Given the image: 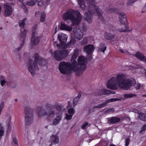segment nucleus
I'll return each instance as SVG.
<instances>
[{"mask_svg": "<svg viewBox=\"0 0 146 146\" xmlns=\"http://www.w3.org/2000/svg\"><path fill=\"white\" fill-rule=\"evenodd\" d=\"M94 49L95 48L93 45L88 44L85 46L83 49L84 52L89 54L92 53Z\"/></svg>", "mask_w": 146, "mask_h": 146, "instance_id": "13", "label": "nucleus"}, {"mask_svg": "<svg viewBox=\"0 0 146 146\" xmlns=\"http://www.w3.org/2000/svg\"><path fill=\"white\" fill-rule=\"evenodd\" d=\"M58 37L59 40L62 44L66 42L67 39L66 35L61 33L58 34Z\"/></svg>", "mask_w": 146, "mask_h": 146, "instance_id": "17", "label": "nucleus"}, {"mask_svg": "<svg viewBox=\"0 0 146 146\" xmlns=\"http://www.w3.org/2000/svg\"><path fill=\"white\" fill-rule=\"evenodd\" d=\"M46 17V14L43 13H42L40 18V21L41 22H43L45 21V19Z\"/></svg>", "mask_w": 146, "mask_h": 146, "instance_id": "35", "label": "nucleus"}, {"mask_svg": "<svg viewBox=\"0 0 146 146\" xmlns=\"http://www.w3.org/2000/svg\"><path fill=\"white\" fill-rule=\"evenodd\" d=\"M104 37L108 40H112L114 37V35L109 32H106L104 34Z\"/></svg>", "mask_w": 146, "mask_h": 146, "instance_id": "24", "label": "nucleus"}, {"mask_svg": "<svg viewBox=\"0 0 146 146\" xmlns=\"http://www.w3.org/2000/svg\"><path fill=\"white\" fill-rule=\"evenodd\" d=\"M138 114V117L141 120L144 121H145L144 120L145 115L144 113H139Z\"/></svg>", "mask_w": 146, "mask_h": 146, "instance_id": "36", "label": "nucleus"}, {"mask_svg": "<svg viewBox=\"0 0 146 146\" xmlns=\"http://www.w3.org/2000/svg\"><path fill=\"white\" fill-rule=\"evenodd\" d=\"M40 40V38L39 35L35 32H33L31 44L34 45H37L39 43Z\"/></svg>", "mask_w": 146, "mask_h": 146, "instance_id": "10", "label": "nucleus"}, {"mask_svg": "<svg viewBox=\"0 0 146 146\" xmlns=\"http://www.w3.org/2000/svg\"><path fill=\"white\" fill-rule=\"evenodd\" d=\"M25 125H30L33 121V115L32 110L29 107H26L25 109Z\"/></svg>", "mask_w": 146, "mask_h": 146, "instance_id": "8", "label": "nucleus"}, {"mask_svg": "<svg viewBox=\"0 0 146 146\" xmlns=\"http://www.w3.org/2000/svg\"><path fill=\"white\" fill-rule=\"evenodd\" d=\"M57 26H56V27L55 29V31H56V29H57Z\"/></svg>", "mask_w": 146, "mask_h": 146, "instance_id": "64", "label": "nucleus"}, {"mask_svg": "<svg viewBox=\"0 0 146 146\" xmlns=\"http://www.w3.org/2000/svg\"><path fill=\"white\" fill-rule=\"evenodd\" d=\"M142 97H146V95H143Z\"/></svg>", "mask_w": 146, "mask_h": 146, "instance_id": "63", "label": "nucleus"}, {"mask_svg": "<svg viewBox=\"0 0 146 146\" xmlns=\"http://www.w3.org/2000/svg\"><path fill=\"white\" fill-rule=\"evenodd\" d=\"M50 138V142H51V144L50 145H51L53 144H57L59 142V138L56 135H52L51 136Z\"/></svg>", "mask_w": 146, "mask_h": 146, "instance_id": "22", "label": "nucleus"}, {"mask_svg": "<svg viewBox=\"0 0 146 146\" xmlns=\"http://www.w3.org/2000/svg\"><path fill=\"white\" fill-rule=\"evenodd\" d=\"M142 13H145L146 12V5H145V6L143 8L142 10Z\"/></svg>", "mask_w": 146, "mask_h": 146, "instance_id": "50", "label": "nucleus"}, {"mask_svg": "<svg viewBox=\"0 0 146 146\" xmlns=\"http://www.w3.org/2000/svg\"><path fill=\"white\" fill-rule=\"evenodd\" d=\"M88 42V39L86 38H84L80 42L81 45H85Z\"/></svg>", "mask_w": 146, "mask_h": 146, "instance_id": "32", "label": "nucleus"}, {"mask_svg": "<svg viewBox=\"0 0 146 146\" xmlns=\"http://www.w3.org/2000/svg\"><path fill=\"white\" fill-rule=\"evenodd\" d=\"M63 18L65 20L69 19L74 24L78 25L81 21L82 16L78 11L71 9L64 14Z\"/></svg>", "mask_w": 146, "mask_h": 146, "instance_id": "6", "label": "nucleus"}, {"mask_svg": "<svg viewBox=\"0 0 146 146\" xmlns=\"http://www.w3.org/2000/svg\"><path fill=\"white\" fill-rule=\"evenodd\" d=\"M114 111V109L113 108H112L108 109V110H106L104 113L106 114L108 113H113Z\"/></svg>", "mask_w": 146, "mask_h": 146, "instance_id": "31", "label": "nucleus"}, {"mask_svg": "<svg viewBox=\"0 0 146 146\" xmlns=\"http://www.w3.org/2000/svg\"><path fill=\"white\" fill-rule=\"evenodd\" d=\"M114 11V9H109V10L108 11V13H110Z\"/></svg>", "mask_w": 146, "mask_h": 146, "instance_id": "56", "label": "nucleus"}, {"mask_svg": "<svg viewBox=\"0 0 146 146\" xmlns=\"http://www.w3.org/2000/svg\"><path fill=\"white\" fill-rule=\"evenodd\" d=\"M96 108H99V104H98L96 106H94L92 107V109H94Z\"/></svg>", "mask_w": 146, "mask_h": 146, "instance_id": "54", "label": "nucleus"}, {"mask_svg": "<svg viewBox=\"0 0 146 146\" xmlns=\"http://www.w3.org/2000/svg\"><path fill=\"white\" fill-rule=\"evenodd\" d=\"M44 2L42 0H41L38 2V6L42 7L43 6Z\"/></svg>", "mask_w": 146, "mask_h": 146, "instance_id": "44", "label": "nucleus"}, {"mask_svg": "<svg viewBox=\"0 0 146 146\" xmlns=\"http://www.w3.org/2000/svg\"><path fill=\"white\" fill-rule=\"evenodd\" d=\"M146 130V124L143 125V127L141 128L140 131V132L142 133L144 131Z\"/></svg>", "mask_w": 146, "mask_h": 146, "instance_id": "46", "label": "nucleus"}, {"mask_svg": "<svg viewBox=\"0 0 146 146\" xmlns=\"http://www.w3.org/2000/svg\"><path fill=\"white\" fill-rule=\"evenodd\" d=\"M132 111L135 113H137L138 114L139 113L138 112V110H136V109H133Z\"/></svg>", "mask_w": 146, "mask_h": 146, "instance_id": "55", "label": "nucleus"}, {"mask_svg": "<svg viewBox=\"0 0 146 146\" xmlns=\"http://www.w3.org/2000/svg\"><path fill=\"white\" fill-rule=\"evenodd\" d=\"M60 29L62 30H65L68 31H70L72 29V27H69L66 26L63 22L61 23Z\"/></svg>", "mask_w": 146, "mask_h": 146, "instance_id": "25", "label": "nucleus"}, {"mask_svg": "<svg viewBox=\"0 0 146 146\" xmlns=\"http://www.w3.org/2000/svg\"><path fill=\"white\" fill-rule=\"evenodd\" d=\"M4 15L6 17L10 15L13 12V9L9 3H6L4 5Z\"/></svg>", "mask_w": 146, "mask_h": 146, "instance_id": "11", "label": "nucleus"}, {"mask_svg": "<svg viewBox=\"0 0 146 146\" xmlns=\"http://www.w3.org/2000/svg\"><path fill=\"white\" fill-rule=\"evenodd\" d=\"M136 1L135 0H128L127 4V5H130L133 4Z\"/></svg>", "mask_w": 146, "mask_h": 146, "instance_id": "40", "label": "nucleus"}, {"mask_svg": "<svg viewBox=\"0 0 146 146\" xmlns=\"http://www.w3.org/2000/svg\"><path fill=\"white\" fill-rule=\"evenodd\" d=\"M119 21L122 24H124L127 22V17L125 14L123 12L120 13L119 15Z\"/></svg>", "mask_w": 146, "mask_h": 146, "instance_id": "19", "label": "nucleus"}, {"mask_svg": "<svg viewBox=\"0 0 146 146\" xmlns=\"http://www.w3.org/2000/svg\"><path fill=\"white\" fill-rule=\"evenodd\" d=\"M56 45L57 47H58L60 46V45L58 44H56Z\"/></svg>", "mask_w": 146, "mask_h": 146, "instance_id": "61", "label": "nucleus"}, {"mask_svg": "<svg viewBox=\"0 0 146 146\" xmlns=\"http://www.w3.org/2000/svg\"><path fill=\"white\" fill-rule=\"evenodd\" d=\"M22 7L25 10V13H27L28 12V9L26 6L25 5L23 4L22 6Z\"/></svg>", "mask_w": 146, "mask_h": 146, "instance_id": "43", "label": "nucleus"}, {"mask_svg": "<svg viewBox=\"0 0 146 146\" xmlns=\"http://www.w3.org/2000/svg\"><path fill=\"white\" fill-rule=\"evenodd\" d=\"M81 94H79L78 96L74 99L73 103L74 106H75L78 102L79 100L81 97Z\"/></svg>", "mask_w": 146, "mask_h": 146, "instance_id": "27", "label": "nucleus"}, {"mask_svg": "<svg viewBox=\"0 0 146 146\" xmlns=\"http://www.w3.org/2000/svg\"><path fill=\"white\" fill-rule=\"evenodd\" d=\"M86 59L82 56L78 58V65L76 63L73 64L68 62H61L59 64V70L62 74H70L72 71H74L76 75H80L82 74L83 72L86 68Z\"/></svg>", "mask_w": 146, "mask_h": 146, "instance_id": "1", "label": "nucleus"}, {"mask_svg": "<svg viewBox=\"0 0 146 146\" xmlns=\"http://www.w3.org/2000/svg\"><path fill=\"white\" fill-rule=\"evenodd\" d=\"M109 146H115V145L114 144H111Z\"/></svg>", "mask_w": 146, "mask_h": 146, "instance_id": "59", "label": "nucleus"}, {"mask_svg": "<svg viewBox=\"0 0 146 146\" xmlns=\"http://www.w3.org/2000/svg\"><path fill=\"white\" fill-rule=\"evenodd\" d=\"M27 19L26 18L22 20H20L19 22V25L21 28V33L20 34L19 38L21 41L20 46L17 49L18 50H20L24 43V41L26 37V35L27 33V31L25 29V21Z\"/></svg>", "mask_w": 146, "mask_h": 146, "instance_id": "7", "label": "nucleus"}, {"mask_svg": "<svg viewBox=\"0 0 146 146\" xmlns=\"http://www.w3.org/2000/svg\"><path fill=\"white\" fill-rule=\"evenodd\" d=\"M134 56L140 60L143 61L146 63V57L141 52H137Z\"/></svg>", "mask_w": 146, "mask_h": 146, "instance_id": "21", "label": "nucleus"}, {"mask_svg": "<svg viewBox=\"0 0 146 146\" xmlns=\"http://www.w3.org/2000/svg\"><path fill=\"white\" fill-rule=\"evenodd\" d=\"M79 51L78 48H76L74 50L73 54L70 60L71 64H75L77 62L75 59L78 55Z\"/></svg>", "mask_w": 146, "mask_h": 146, "instance_id": "16", "label": "nucleus"}, {"mask_svg": "<svg viewBox=\"0 0 146 146\" xmlns=\"http://www.w3.org/2000/svg\"><path fill=\"white\" fill-rule=\"evenodd\" d=\"M134 56L140 60L143 61L146 63V57L141 52H137Z\"/></svg>", "mask_w": 146, "mask_h": 146, "instance_id": "20", "label": "nucleus"}, {"mask_svg": "<svg viewBox=\"0 0 146 146\" xmlns=\"http://www.w3.org/2000/svg\"><path fill=\"white\" fill-rule=\"evenodd\" d=\"M136 96L134 94H125L124 95V98L125 99L131 98Z\"/></svg>", "mask_w": 146, "mask_h": 146, "instance_id": "29", "label": "nucleus"}, {"mask_svg": "<svg viewBox=\"0 0 146 146\" xmlns=\"http://www.w3.org/2000/svg\"><path fill=\"white\" fill-rule=\"evenodd\" d=\"M39 0H32L31 1L27 2V4L29 6H32L35 5Z\"/></svg>", "mask_w": 146, "mask_h": 146, "instance_id": "28", "label": "nucleus"}, {"mask_svg": "<svg viewBox=\"0 0 146 146\" xmlns=\"http://www.w3.org/2000/svg\"><path fill=\"white\" fill-rule=\"evenodd\" d=\"M88 58L89 60H91L92 58V57L91 55L88 54Z\"/></svg>", "mask_w": 146, "mask_h": 146, "instance_id": "53", "label": "nucleus"}, {"mask_svg": "<svg viewBox=\"0 0 146 146\" xmlns=\"http://www.w3.org/2000/svg\"><path fill=\"white\" fill-rule=\"evenodd\" d=\"M34 57V60L29 59L28 64L29 70L33 76L35 74L36 70L38 69L37 63L39 65L43 66L46 63L45 60L40 56L37 53L35 54Z\"/></svg>", "mask_w": 146, "mask_h": 146, "instance_id": "5", "label": "nucleus"}, {"mask_svg": "<svg viewBox=\"0 0 146 146\" xmlns=\"http://www.w3.org/2000/svg\"><path fill=\"white\" fill-rule=\"evenodd\" d=\"M7 83L8 85H9L10 86H11L12 88H14L16 86V84H14L13 85V82L11 81H7Z\"/></svg>", "mask_w": 146, "mask_h": 146, "instance_id": "34", "label": "nucleus"}, {"mask_svg": "<svg viewBox=\"0 0 146 146\" xmlns=\"http://www.w3.org/2000/svg\"><path fill=\"white\" fill-rule=\"evenodd\" d=\"M62 115L60 114L57 115L52 121V125H56L59 123L62 119Z\"/></svg>", "mask_w": 146, "mask_h": 146, "instance_id": "23", "label": "nucleus"}, {"mask_svg": "<svg viewBox=\"0 0 146 146\" xmlns=\"http://www.w3.org/2000/svg\"><path fill=\"white\" fill-rule=\"evenodd\" d=\"M76 42V40L74 38H71L70 42L68 44H66V47H67L69 46L72 44L75 43Z\"/></svg>", "mask_w": 146, "mask_h": 146, "instance_id": "30", "label": "nucleus"}, {"mask_svg": "<svg viewBox=\"0 0 146 146\" xmlns=\"http://www.w3.org/2000/svg\"><path fill=\"white\" fill-rule=\"evenodd\" d=\"M131 69H134V68H139V66L138 65H136V66H131Z\"/></svg>", "mask_w": 146, "mask_h": 146, "instance_id": "52", "label": "nucleus"}, {"mask_svg": "<svg viewBox=\"0 0 146 146\" xmlns=\"http://www.w3.org/2000/svg\"><path fill=\"white\" fill-rule=\"evenodd\" d=\"M11 118L9 117V120L8 121V123H7V126L8 127V130H10L11 129Z\"/></svg>", "mask_w": 146, "mask_h": 146, "instance_id": "41", "label": "nucleus"}, {"mask_svg": "<svg viewBox=\"0 0 146 146\" xmlns=\"http://www.w3.org/2000/svg\"><path fill=\"white\" fill-rule=\"evenodd\" d=\"M68 51L65 49L57 50L53 53V56L56 60L60 61L67 57L69 54Z\"/></svg>", "mask_w": 146, "mask_h": 146, "instance_id": "9", "label": "nucleus"}, {"mask_svg": "<svg viewBox=\"0 0 146 146\" xmlns=\"http://www.w3.org/2000/svg\"><path fill=\"white\" fill-rule=\"evenodd\" d=\"M106 49V47L104 44L103 43H101L100 44V47L99 48L100 51L104 53Z\"/></svg>", "mask_w": 146, "mask_h": 146, "instance_id": "26", "label": "nucleus"}, {"mask_svg": "<svg viewBox=\"0 0 146 146\" xmlns=\"http://www.w3.org/2000/svg\"><path fill=\"white\" fill-rule=\"evenodd\" d=\"M13 142L15 143V146H17L18 145V141L15 138H13Z\"/></svg>", "mask_w": 146, "mask_h": 146, "instance_id": "45", "label": "nucleus"}, {"mask_svg": "<svg viewBox=\"0 0 146 146\" xmlns=\"http://www.w3.org/2000/svg\"><path fill=\"white\" fill-rule=\"evenodd\" d=\"M1 84L2 86L4 85L5 83H6V81L4 79V76H1L0 78Z\"/></svg>", "mask_w": 146, "mask_h": 146, "instance_id": "33", "label": "nucleus"}, {"mask_svg": "<svg viewBox=\"0 0 146 146\" xmlns=\"http://www.w3.org/2000/svg\"><path fill=\"white\" fill-rule=\"evenodd\" d=\"M4 133L3 127L2 126L0 127V136H2Z\"/></svg>", "mask_w": 146, "mask_h": 146, "instance_id": "42", "label": "nucleus"}, {"mask_svg": "<svg viewBox=\"0 0 146 146\" xmlns=\"http://www.w3.org/2000/svg\"><path fill=\"white\" fill-rule=\"evenodd\" d=\"M125 29H123L122 28H120L118 29V31L120 32H124L126 31L127 30V26L125 24Z\"/></svg>", "mask_w": 146, "mask_h": 146, "instance_id": "37", "label": "nucleus"}, {"mask_svg": "<svg viewBox=\"0 0 146 146\" xmlns=\"http://www.w3.org/2000/svg\"><path fill=\"white\" fill-rule=\"evenodd\" d=\"M78 4L83 9H85L86 7L88 8V10L85 13L84 18L89 23L92 22L93 19V13L94 14H97L99 18L102 21L104 18L102 16L103 11L95 5V0H77Z\"/></svg>", "mask_w": 146, "mask_h": 146, "instance_id": "2", "label": "nucleus"}, {"mask_svg": "<svg viewBox=\"0 0 146 146\" xmlns=\"http://www.w3.org/2000/svg\"><path fill=\"white\" fill-rule=\"evenodd\" d=\"M120 51H121L122 52H124L123 51L121 50H120Z\"/></svg>", "mask_w": 146, "mask_h": 146, "instance_id": "62", "label": "nucleus"}, {"mask_svg": "<svg viewBox=\"0 0 146 146\" xmlns=\"http://www.w3.org/2000/svg\"><path fill=\"white\" fill-rule=\"evenodd\" d=\"M68 112L69 114L72 115L74 114V110L73 108H69L68 110Z\"/></svg>", "mask_w": 146, "mask_h": 146, "instance_id": "38", "label": "nucleus"}, {"mask_svg": "<svg viewBox=\"0 0 146 146\" xmlns=\"http://www.w3.org/2000/svg\"><path fill=\"white\" fill-rule=\"evenodd\" d=\"M141 85L139 84H137L135 87V88L137 89H139Z\"/></svg>", "mask_w": 146, "mask_h": 146, "instance_id": "51", "label": "nucleus"}, {"mask_svg": "<svg viewBox=\"0 0 146 146\" xmlns=\"http://www.w3.org/2000/svg\"><path fill=\"white\" fill-rule=\"evenodd\" d=\"M130 141L129 138H127L125 141V146H128L129 144V142Z\"/></svg>", "mask_w": 146, "mask_h": 146, "instance_id": "48", "label": "nucleus"}, {"mask_svg": "<svg viewBox=\"0 0 146 146\" xmlns=\"http://www.w3.org/2000/svg\"><path fill=\"white\" fill-rule=\"evenodd\" d=\"M73 32L76 38L80 40L82 38L83 33L81 29L78 27L75 28L73 30Z\"/></svg>", "mask_w": 146, "mask_h": 146, "instance_id": "12", "label": "nucleus"}, {"mask_svg": "<svg viewBox=\"0 0 146 146\" xmlns=\"http://www.w3.org/2000/svg\"><path fill=\"white\" fill-rule=\"evenodd\" d=\"M39 13V12H36L35 13V16H37V15Z\"/></svg>", "mask_w": 146, "mask_h": 146, "instance_id": "58", "label": "nucleus"}, {"mask_svg": "<svg viewBox=\"0 0 146 146\" xmlns=\"http://www.w3.org/2000/svg\"><path fill=\"white\" fill-rule=\"evenodd\" d=\"M72 115L68 114L67 113H66V114L65 118L66 119L70 120L72 118Z\"/></svg>", "mask_w": 146, "mask_h": 146, "instance_id": "39", "label": "nucleus"}, {"mask_svg": "<svg viewBox=\"0 0 146 146\" xmlns=\"http://www.w3.org/2000/svg\"><path fill=\"white\" fill-rule=\"evenodd\" d=\"M4 104L3 102L0 105V111H1L4 107Z\"/></svg>", "mask_w": 146, "mask_h": 146, "instance_id": "49", "label": "nucleus"}, {"mask_svg": "<svg viewBox=\"0 0 146 146\" xmlns=\"http://www.w3.org/2000/svg\"><path fill=\"white\" fill-rule=\"evenodd\" d=\"M36 28H37V26L36 25H35V26L34 27V29L33 30V32L34 31V32H35V33H36L35 31H34V30H36Z\"/></svg>", "mask_w": 146, "mask_h": 146, "instance_id": "57", "label": "nucleus"}, {"mask_svg": "<svg viewBox=\"0 0 146 146\" xmlns=\"http://www.w3.org/2000/svg\"><path fill=\"white\" fill-rule=\"evenodd\" d=\"M136 81L133 79L130 80L128 79L125 78V76L123 74L117 75L116 77H113L108 81L107 83V87L111 89L115 90L118 87L125 90L130 88L132 86H134Z\"/></svg>", "mask_w": 146, "mask_h": 146, "instance_id": "3", "label": "nucleus"}, {"mask_svg": "<svg viewBox=\"0 0 146 146\" xmlns=\"http://www.w3.org/2000/svg\"><path fill=\"white\" fill-rule=\"evenodd\" d=\"M119 100V99L117 98H111L106 100L104 102L99 104V108H102L106 106L109 103L116 101Z\"/></svg>", "mask_w": 146, "mask_h": 146, "instance_id": "15", "label": "nucleus"}, {"mask_svg": "<svg viewBox=\"0 0 146 146\" xmlns=\"http://www.w3.org/2000/svg\"><path fill=\"white\" fill-rule=\"evenodd\" d=\"M115 93V92L104 89L99 90L97 93L96 94V96H98L99 95H101L104 94H113Z\"/></svg>", "mask_w": 146, "mask_h": 146, "instance_id": "14", "label": "nucleus"}, {"mask_svg": "<svg viewBox=\"0 0 146 146\" xmlns=\"http://www.w3.org/2000/svg\"><path fill=\"white\" fill-rule=\"evenodd\" d=\"M19 1L21 2H22L23 1V0H19Z\"/></svg>", "mask_w": 146, "mask_h": 146, "instance_id": "60", "label": "nucleus"}, {"mask_svg": "<svg viewBox=\"0 0 146 146\" xmlns=\"http://www.w3.org/2000/svg\"><path fill=\"white\" fill-rule=\"evenodd\" d=\"M63 107L57 104L52 105L46 103L44 106L38 108L37 114L40 117H45L48 121H51L55 115V110L61 111Z\"/></svg>", "mask_w": 146, "mask_h": 146, "instance_id": "4", "label": "nucleus"}, {"mask_svg": "<svg viewBox=\"0 0 146 146\" xmlns=\"http://www.w3.org/2000/svg\"><path fill=\"white\" fill-rule=\"evenodd\" d=\"M88 125V123L87 122H85L81 126V128L82 129H84L86 126Z\"/></svg>", "mask_w": 146, "mask_h": 146, "instance_id": "47", "label": "nucleus"}, {"mask_svg": "<svg viewBox=\"0 0 146 146\" xmlns=\"http://www.w3.org/2000/svg\"><path fill=\"white\" fill-rule=\"evenodd\" d=\"M108 123L110 124H114L120 121V118L116 117H113L111 118H108Z\"/></svg>", "mask_w": 146, "mask_h": 146, "instance_id": "18", "label": "nucleus"}]
</instances>
